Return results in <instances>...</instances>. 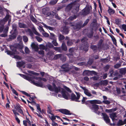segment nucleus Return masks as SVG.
<instances>
[{"label": "nucleus", "instance_id": "59", "mask_svg": "<svg viewBox=\"0 0 126 126\" xmlns=\"http://www.w3.org/2000/svg\"><path fill=\"white\" fill-rule=\"evenodd\" d=\"M59 40L60 41H62L63 39H64L65 38V37L64 36L61 34H60L59 35Z\"/></svg>", "mask_w": 126, "mask_h": 126}, {"label": "nucleus", "instance_id": "31", "mask_svg": "<svg viewBox=\"0 0 126 126\" xmlns=\"http://www.w3.org/2000/svg\"><path fill=\"white\" fill-rule=\"evenodd\" d=\"M10 25V24H7L6 26L5 27L4 29L3 32V33H7L8 32V31L9 28V26Z\"/></svg>", "mask_w": 126, "mask_h": 126}, {"label": "nucleus", "instance_id": "18", "mask_svg": "<svg viewBox=\"0 0 126 126\" xmlns=\"http://www.w3.org/2000/svg\"><path fill=\"white\" fill-rule=\"evenodd\" d=\"M103 40L102 39H100L97 44L98 49L100 51L102 49V46L103 43Z\"/></svg>", "mask_w": 126, "mask_h": 126}, {"label": "nucleus", "instance_id": "22", "mask_svg": "<svg viewBox=\"0 0 126 126\" xmlns=\"http://www.w3.org/2000/svg\"><path fill=\"white\" fill-rule=\"evenodd\" d=\"M16 36L15 34H12L11 35H10L9 38L7 39L8 41H10L16 38Z\"/></svg>", "mask_w": 126, "mask_h": 126}, {"label": "nucleus", "instance_id": "27", "mask_svg": "<svg viewBox=\"0 0 126 126\" xmlns=\"http://www.w3.org/2000/svg\"><path fill=\"white\" fill-rule=\"evenodd\" d=\"M119 72L122 75H125L126 73V68H122L119 69Z\"/></svg>", "mask_w": 126, "mask_h": 126}, {"label": "nucleus", "instance_id": "56", "mask_svg": "<svg viewBox=\"0 0 126 126\" xmlns=\"http://www.w3.org/2000/svg\"><path fill=\"white\" fill-rule=\"evenodd\" d=\"M47 28L49 29L50 30H53L54 29V28L50 26H47L46 24H43Z\"/></svg>", "mask_w": 126, "mask_h": 126}, {"label": "nucleus", "instance_id": "20", "mask_svg": "<svg viewBox=\"0 0 126 126\" xmlns=\"http://www.w3.org/2000/svg\"><path fill=\"white\" fill-rule=\"evenodd\" d=\"M75 4L73 2L71 3H70L68 4L67 6L66 7V10L68 11L70 10L72 7L74 6Z\"/></svg>", "mask_w": 126, "mask_h": 126}, {"label": "nucleus", "instance_id": "15", "mask_svg": "<svg viewBox=\"0 0 126 126\" xmlns=\"http://www.w3.org/2000/svg\"><path fill=\"white\" fill-rule=\"evenodd\" d=\"M59 111L62 113L66 115H71L72 114L70 111L65 109H61L59 110Z\"/></svg>", "mask_w": 126, "mask_h": 126}, {"label": "nucleus", "instance_id": "2", "mask_svg": "<svg viewBox=\"0 0 126 126\" xmlns=\"http://www.w3.org/2000/svg\"><path fill=\"white\" fill-rule=\"evenodd\" d=\"M86 38L84 37L81 39V41L82 44L80 48L82 50L87 52L88 50L89 46L88 42L86 41Z\"/></svg>", "mask_w": 126, "mask_h": 126}, {"label": "nucleus", "instance_id": "39", "mask_svg": "<svg viewBox=\"0 0 126 126\" xmlns=\"http://www.w3.org/2000/svg\"><path fill=\"white\" fill-rule=\"evenodd\" d=\"M47 48L48 47L49 48H52L54 47L53 44L50 43L48 42L46 45Z\"/></svg>", "mask_w": 126, "mask_h": 126}, {"label": "nucleus", "instance_id": "49", "mask_svg": "<svg viewBox=\"0 0 126 126\" xmlns=\"http://www.w3.org/2000/svg\"><path fill=\"white\" fill-rule=\"evenodd\" d=\"M77 18V16L74 15L71 16L68 19L69 20L72 21L74 19H76Z\"/></svg>", "mask_w": 126, "mask_h": 126}, {"label": "nucleus", "instance_id": "42", "mask_svg": "<svg viewBox=\"0 0 126 126\" xmlns=\"http://www.w3.org/2000/svg\"><path fill=\"white\" fill-rule=\"evenodd\" d=\"M110 37L111 38L113 44L115 45H116L117 44L116 40L113 36L111 35V36H110Z\"/></svg>", "mask_w": 126, "mask_h": 126}, {"label": "nucleus", "instance_id": "11", "mask_svg": "<svg viewBox=\"0 0 126 126\" xmlns=\"http://www.w3.org/2000/svg\"><path fill=\"white\" fill-rule=\"evenodd\" d=\"M73 54L71 53H67L66 54V55L69 58V61L70 63H74L76 59V58L73 57H74Z\"/></svg>", "mask_w": 126, "mask_h": 126}, {"label": "nucleus", "instance_id": "30", "mask_svg": "<svg viewBox=\"0 0 126 126\" xmlns=\"http://www.w3.org/2000/svg\"><path fill=\"white\" fill-rule=\"evenodd\" d=\"M31 47L33 49H34L36 51L38 50V46L34 43H33L31 45Z\"/></svg>", "mask_w": 126, "mask_h": 126}, {"label": "nucleus", "instance_id": "5", "mask_svg": "<svg viewBox=\"0 0 126 126\" xmlns=\"http://www.w3.org/2000/svg\"><path fill=\"white\" fill-rule=\"evenodd\" d=\"M90 12V8L89 6H87L79 13V15L81 16H85L89 14Z\"/></svg>", "mask_w": 126, "mask_h": 126}, {"label": "nucleus", "instance_id": "6", "mask_svg": "<svg viewBox=\"0 0 126 126\" xmlns=\"http://www.w3.org/2000/svg\"><path fill=\"white\" fill-rule=\"evenodd\" d=\"M110 76H111L112 78H113L114 80H117L119 78V76H120L121 75L119 74L117 72H115L113 70H112L110 72Z\"/></svg>", "mask_w": 126, "mask_h": 126}, {"label": "nucleus", "instance_id": "54", "mask_svg": "<svg viewBox=\"0 0 126 126\" xmlns=\"http://www.w3.org/2000/svg\"><path fill=\"white\" fill-rule=\"evenodd\" d=\"M28 72L29 73L31 74L34 75L38 76L39 75V74L38 73L35 72L33 71H29Z\"/></svg>", "mask_w": 126, "mask_h": 126}, {"label": "nucleus", "instance_id": "4", "mask_svg": "<svg viewBox=\"0 0 126 126\" xmlns=\"http://www.w3.org/2000/svg\"><path fill=\"white\" fill-rule=\"evenodd\" d=\"M83 32L89 38H91L93 36L94 32L92 29L90 28L89 30L85 29L83 30Z\"/></svg>", "mask_w": 126, "mask_h": 126}, {"label": "nucleus", "instance_id": "52", "mask_svg": "<svg viewBox=\"0 0 126 126\" xmlns=\"http://www.w3.org/2000/svg\"><path fill=\"white\" fill-rule=\"evenodd\" d=\"M30 17L31 20L33 23H35L36 22L37 20L32 15L30 16Z\"/></svg>", "mask_w": 126, "mask_h": 126}, {"label": "nucleus", "instance_id": "45", "mask_svg": "<svg viewBox=\"0 0 126 126\" xmlns=\"http://www.w3.org/2000/svg\"><path fill=\"white\" fill-rule=\"evenodd\" d=\"M108 45H104L103 44L102 46V49L104 50H107L109 48Z\"/></svg>", "mask_w": 126, "mask_h": 126}, {"label": "nucleus", "instance_id": "19", "mask_svg": "<svg viewBox=\"0 0 126 126\" xmlns=\"http://www.w3.org/2000/svg\"><path fill=\"white\" fill-rule=\"evenodd\" d=\"M71 26H72L73 29L74 30H78L80 29L81 27L82 24H71Z\"/></svg>", "mask_w": 126, "mask_h": 126}, {"label": "nucleus", "instance_id": "29", "mask_svg": "<svg viewBox=\"0 0 126 126\" xmlns=\"http://www.w3.org/2000/svg\"><path fill=\"white\" fill-rule=\"evenodd\" d=\"M90 47L92 49L93 51L95 52H96L98 49V47L95 45H92L90 46Z\"/></svg>", "mask_w": 126, "mask_h": 126}, {"label": "nucleus", "instance_id": "60", "mask_svg": "<svg viewBox=\"0 0 126 126\" xmlns=\"http://www.w3.org/2000/svg\"><path fill=\"white\" fill-rule=\"evenodd\" d=\"M121 65V64L117 63L114 65V67L115 68L118 69L120 67Z\"/></svg>", "mask_w": 126, "mask_h": 126}, {"label": "nucleus", "instance_id": "41", "mask_svg": "<svg viewBox=\"0 0 126 126\" xmlns=\"http://www.w3.org/2000/svg\"><path fill=\"white\" fill-rule=\"evenodd\" d=\"M110 37L111 38L113 44L115 45H116L117 44L116 40L113 36L111 35V36H110Z\"/></svg>", "mask_w": 126, "mask_h": 126}, {"label": "nucleus", "instance_id": "57", "mask_svg": "<svg viewBox=\"0 0 126 126\" xmlns=\"http://www.w3.org/2000/svg\"><path fill=\"white\" fill-rule=\"evenodd\" d=\"M39 48L40 49H42L43 50L45 49H47V47H46L43 44L40 45L39 46Z\"/></svg>", "mask_w": 126, "mask_h": 126}, {"label": "nucleus", "instance_id": "24", "mask_svg": "<svg viewBox=\"0 0 126 126\" xmlns=\"http://www.w3.org/2000/svg\"><path fill=\"white\" fill-rule=\"evenodd\" d=\"M75 40L74 39H69L67 42V44L68 46H72L75 42Z\"/></svg>", "mask_w": 126, "mask_h": 126}, {"label": "nucleus", "instance_id": "50", "mask_svg": "<svg viewBox=\"0 0 126 126\" xmlns=\"http://www.w3.org/2000/svg\"><path fill=\"white\" fill-rule=\"evenodd\" d=\"M117 114L116 112L112 113L110 114V118H115L117 117Z\"/></svg>", "mask_w": 126, "mask_h": 126}, {"label": "nucleus", "instance_id": "53", "mask_svg": "<svg viewBox=\"0 0 126 126\" xmlns=\"http://www.w3.org/2000/svg\"><path fill=\"white\" fill-rule=\"evenodd\" d=\"M19 27L20 28H26L27 27L26 24H18Z\"/></svg>", "mask_w": 126, "mask_h": 126}, {"label": "nucleus", "instance_id": "25", "mask_svg": "<svg viewBox=\"0 0 126 126\" xmlns=\"http://www.w3.org/2000/svg\"><path fill=\"white\" fill-rule=\"evenodd\" d=\"M97 24H93L90 26V29H93V31L94 30V31L96 32L98 29V26L97 25Z\"/></svg>", "mask_w": 126, "mask_h": 126}, {"label": "nucleus", "instance_id": "47", "mask_svg": "<svg viewBox=\"0 0 126 126\" xmlns=\"http://www.w3.org/2000/svg\"><path fill=\"white\" fill-rule=\"evenodd\" d=\"M47 87L48 89L50 91H54V87L53 88H52V86L50 84H49L47 86Z\"/></svg>", "mask_w": 126, "mask_h": 126}, {"label": "nucleus", "instance_id": "28", "mask_svg": "<svg viewBox=\"0 0 126 126\" xmlns=\"http://www.w3.org/2000/svg\"><path fill=\"white\" fill-rule=\"evenodd\" d=\"M61 47V48L62 52V51H66L67 50V46L64 43H62Z\"/></svg>", "mask_w": 126, "mask_h": 126}, {"label": "nucleus", "instance_id": "35", "mask_svg": "<svg viewBox=\"0 0 126 126\" xmlns=\"http://www.w3.org/2000/svg\"><path fill=\"white\" fill-rule=\"evenodd\" d=\"M61 56H62V54H56L54 56V57L53 58V59L54 60H56L59 58L60 59Z\"/></svg>", "mask_w": 126, "mask_h": 126}, {"label": "nucleus", "instance_id": "61", "mask_svg": "<svg viewBox=\"0 0 126 126\" xmlns=\"http://www.w3.org/2000/svg\"><path fill=\"white\" fill-rule=\"evenodd\" d=\"M49 38L51 39L54 40L55 39V35L53 33H50V35L49 37Z\"/></svg>", "mask_w": 126, "mask_h": 126}, {"label": "nucleus", "instance_id": "64", "mask_svg": "<svg viewBox=\"0 0 126 126\" xmlns=\"http://www.w3.org/2000/svg\"><path fill=\"white\" fill-rule=\"evenodd\" d=\"M16 46L19 49H22L23 47V45L21 44H18Z\"/></svg>", "mask_w": 126, "mask_h": 126}, {"label": "nucleus", "instance_id": "48", "mask_svg": "<svg viewBox=\"0 0 126 126\" xmlns=\"http://www.w3.org/2000/svg\"><path fill=\"white\" fill-rule=\"evenodd\" d=\"M52 116L51 117L50 116H49V117L51 119V120L52 121V122H55L54 120L56 119V118L55 117V116H54V115L52 113Z\"/></svg>", "mask_w": 126, "mask_h": 126}, {"label": "nucleus", "instance_id": "37", "mask_svg": "<svg viewBox=\"0 0 126 126\" xmlns=\"http://www.w3.org/2000/svg\"><path fill=\"white\" fill-rule=\"evenodd\" d=\"M25 63L23 61L19 62H17V65H18L19 67L22 66L25 64Z\"/></svg>", "mask_w": 126, "mask_h": 126}, {"label": "nucleus", "instance_id": "46", "mask_svg": "<svg viewBox=\"0 0 126 126\" xmlns=\"http://www.w3.org/2000/svg\"><path fill=\"white\" fill-rule=\"evenodd\" d=\"M10 47L11 49L13 51L12 52H15V53L16 52V47L13 46H12Z\"/></svg>", "mask_w": 126, "mask_h": 126}, {"label": "nucleus", "instance_id": "32", "mask_svg": "<svg viewBox=\"0 0 126 126\" xmlns=\"http://www.w3.org/2000/svg\"><path fill=\"white\" fill-rule=\"evenodd\" d=\"M51 107L50 105H49L47 106V112L48 113L51 114H52L51 113Z\"/></svg>", "mask_w": 126, "mask_h": 126}, {"label": "nucleus", "instance_id": "44", "mask_svg": "<svg viewBox=\"0 0 126 126\" xmlns=\"http://www.w3.org/2000/svg\"><path fill=\"white\" fill-rule=\"evenodd\" d=\"M123 121L122 120L119 119L117 123V125L120 126L123 125Z\"/></svg>", "mask_w": 126, "mask_h": 126}, {"label": "nucleus", "instance_id": "8", "mask_svg": "<svg viewBox=\"0 0 126 126\" xmlns=\"http://www.w3.org/2000/svg\"><path fill=\"white\" fill-rule=\"evenodd\" d=\"M20 76L23 78L25 79L28 80L31 83L33 84L34 85H38V84L36 83L33 82L31 80V78L28 76H26L25 75L20 74Z\"/></svg>", "mask_w": 126, "mask_h": 126}, {"label": "nucleus", "instance_id": "17", "mask_svg": "<svg viewBox=\"0 0 126 126\" xmlns=\"http://www.w3.org/2000/svg\"><path fill=\"white\" fill-rule=\"evenodd\" d=\"M21 106L19 103L16 104V107L15 109L16 110H18V111L20 114L23 115L24 116V115L23 113V111L21 108Z\"/></svg>", "mask_w": 126, "mask_h": 126}, {"label": "nucleus", "instance_id": "3", "mask_svg": "<svg viewBox=\"0 0 126 126\" xmlns=\"http://www.w3.org/2000/svg\"><path fill=\"white\" fill-rule=\"evenodd\" d=\"M76 94L77 96L74 93H72L70 96V99H71L72 101H74L78 102H80L81 101L79 100L80 97V93L79 92H76Z\"/></svg>", "mask_w": 126, "mask_h": 126}, {"label": "nucleus", "instance_id": "21", "mask_svg": "<svg viewBox=\"0 0 126 126\" xmlns=\"http://www.w3.org/2000/svg\"><path fill=\"white\" fill-rule=\"evenodd\" d=\"M21 92L23 94H25L28 97H29L30 98H29V99L30 100H33L34 98H36V97L35 96L34 97H31V95L30 94H29L28 93L24 91H21Z\"/></svg>", "mask_w": 126, "mask_h": 126}, {"label": "nucleus", "instance_id": "51", "mask_svg": "<svg viewBox=\"0 0 126 126\" xmlns=\"http://www.w3.org/2000/svg\"><path fill=\"white\" fill-rule=\"evenodd\" d=\"M58 0H52L50 2V5H52L55 4Z\"/></svg>", "mask_w": 126, "mask_h": 126}, {"label": "nucleus", "instance_id": "9", "mask_svg": "<svg viewBox=\"0 0 126 126\" xmlns=\"http://www.w3.org/2000/svg\"><path fill=\"white\" fill-rule=\"evenodd\" d=\"M69 65L68 63H66L65 64H63L61 66V68L64 70L63 71L65 72H69L70 68L69 67Z\"/></svg>", "mask_w": 126, "mask_h": 126}, {"label": "nucleus", "instance_id": "36", "mask_svg": "<svg viewBox=\"0 0 126 126\" xmlns=\"http://www.w3.org/2000/svg\"><path fill=\"white\" fill-rule=\"evenodd\" d=\"M5 52L7 53V54L10 55H14L15 54V52L8 50V49H7L6 50V51Z\"/></svg>", "mask_w": 126, "mask_h": 126}, {"label": "nucleus", "instance_id": "40", "mask_svg": "<svg viewBox=\"0 0 126 126\" xmlns=\"http://www.w3.org/2000/svg\"><path fill=\"white\" fill-rule=\"evenodd\" d=\"M53 49L55 51H58L59 52H62L61 48V47H53Z\"/></svg>", "mask_w": 126, "mask_h": 126}, {"label": "nucleus", "instance_id": "26", "mask_svg": "<svg viewBox=\"0 0 126 126\" xmlns=\"http://www.w3.org/2000/svg\"><path fill=\"white\" fill-rule=\"evenodd\" d=\"M56 14V11H53L47 13V15L49 17H53V16H55Z\"/></svg>", "mask_w": 126, "mask_h": 126}, {"label": "nucleus", "instance_id": "55", "mask_svg": "<svg viewBox=\"0 0 126 126\" xmlns=\"http://www.w3.org/2000/svg\"><path fill=\"white\" fill-rule=\"evenodd\" d=\"M101 83L103 85L106 86L108 84V81L107 80H105L102 81Z\"/></svg>", "mask_w": 126, "mask_h": 126}, {"label": "nucleus", "instance_id": "16", "mask_svg": "<svg viewBox=\"0 0 126 126\" xmlns=\"http://www.w3.org/2000/svg\"><path fill=\"white\" fill-rule=\"evenodd\" d=\"M90 108L92 110H94L95 112L97 111L98 109V105L95 104H92V105H90L89 106Z\"/></svg>", "mask_w": 126, "mask_h": 126}, {"label": "nucleus", "instance_id": "1", "mask_svg": "<svg viewBox=\"0 0 126 126\" xmlns=\"http://www.w3.org/2000/svg\"><path fill=\"white\" fill-rule=\"evenodd\" d=\"M52 85L54 89L55 92L56 93H57L59 92H60L61 90L62 89V90L61 91V94L63 97L66 100H68V97L70 96V95L68 93L66 92L64 89L63 88H61L60 86L57 87L54 83H52Z\"/></svg>", "mask_w": 126, "mask_h": 126}, {"label": "nucleus", "instance_id": "38", "mask_svg": "<svg viewBox=\"0 0 126 126\" xmlns=\"http://www.w3.org/2000/svg\"><path fill=\"white\" fill-rule=\"evenodd\" d=\"M84 94L87 96L90 97L92 96V94L90 92H88L87 89H86L84 90Z\"/></svg>", "mask_w": 126, "mask_h": 126}, {"label": "nucleus", "instance_id": "14", "mask_svg": "<svg viewBox=\"0 0 126 126\" xmlns=\"http://www.w3.org/2000/svg\"><path fill=\"white\" fill-rule=\"evenodd\" d=\"M31 80H32V81H33V82H34L35 83H36L38 84V85H37V86L36 85H35L37 87H40L41 88L43 87V82L41 81L40 82H35L33 80V79H35L36 80H38V77L33 76L31 77Z\"/></svg>", "mask_w": 126, "mask_h": 126}, {"label": "nucleus", "instance_id": "33", "mask_svg": "<svg viewBox=\"0 0 126 126\" xmlns=\"http://www.w3.org/2000/svg\"><path fill=\"white\" fill-rule=\"evenodd\" d=\"M108 12L110 15L113 14L115 12V11L114 10H113L110 7H109V9L108 10Z\"/></svg>", "mask_w": 126, "mask_h": 126}, {"label": "nucleus", "instance_id": "43", "mask_svg": "<svg viewBox=\"0 0 126 126\" xmlns=\"http://www.w3.org/2000/svg\"><path fill=\"white\" fill-rule=\"evenodd\" d=\"M110 37L111 38L113 44L115 45H116L117 44L116 40L113 36L111 35V36H110Z\"/></svg>", "mask_w": 126, "mask_h": 126}, {"label": "nucleus", "instance_id": "10", "mask_svg": "<svg viewBox=\"0 0 126 126\" xmlns=\"http://www.w3.org/2000/svg\"><path fill=\"white\" fill-rule=\"evenodd\" d=\"M97 73L96 72L94 71H90L88 70H85L83 72V75L84 76L85 75L89 76L92 74L96 75Z\"/></svg>", "mask_w": 126, "mask_h": 126}, {"label": "nucleus", "instance_id": "34", "mask_svg": "<svg viewBox=\"0 0 126 126\" xmlns=\"http://www.w3.org/2000/svg\"><path fill=\"white\" fill-rule=\"evenodd\" d=\"M75 47H71L69 48V52L70 53L73 54L75 53V51L76 50Z\"/></svg>", "mask_w": 126, "mask_h": 126}, {"label": "nucleus", "instance_id": "62", "mask_svg": "<svg viewBox=\"0 0 126 126\" xmlns=\"http://www.w3.org/2000/svg\"><path fill=\"white\" fill-rule=\"evenodd\" d=\"M60 59L62 62H64L66 60V58L65 57L62 55V56H61L60 57Z\"/></svg>", "mask_w": 126, "mask_h": 126}, {"label": "nucleus", "instance_id": "12", "mask_svg": "<svg viewBox=\"0 0 126 126\" xmlns=\"http://www.w3.org/2000/svg\"><path fill=\"white\" fill-rule=\"evenodd\" d=\"M102 114L103 116V118L106 123L107 124L110 123V120L108 116L105 113H102Z\"/></svg>", "mask_w": 126, "mask_h": 126}, {"label": "nucleus", "instance_id": "13", "mask_svg": "<svg viewBox=\"0 0 126 126\" xmlns=\"http://www.w3.org/2000/svg\"><path fill=\"white\" fill-rule=\"evenodd\" d=\"M65 26H63L62 28V32L65 34H67L68 33L69 31V29L70 27L68 26L67 25L68 24H65Z\"/></svg>", "mask_w": 126, "mask_h": 126}, {"label": "nucleus", "instance_id": "63", "mask_svg": "<svg viewBox=\"0 0 126 126\" xmlns=\"http://www.w3.org/2000/svg\"><path fill=\"white\" fill-rule=\"evenodd\" d=\"M79 6H78L76 7L75 8V9L74 10L75 11V12L74 13H76L79 11Z\"/></svg>", "mask_w": 126, "mask_h": 126}, {"label": "nucleus", "instance_id": "58", "mask_svg": "<svg viewBox=\"0 0 126 126\" xmlns=\"http://www.w3.org/2000/svg\"><path fill=\"white\" fill-rule=\"evenodd\" d=\"M27 31L29 32V35L30 36H33V33L30 29H28L27 30Z\"/></svg>", "mask_w": 126, "mask_h": 126}, {"label": "nucleus", "instance_id": "23", "mask_svg": "<svg viewBox=\"0 0 126 126\" xmlns=\"http://www.w3.org/2000/svg\"><path fill=\"white\" fill-rule=\"evenodd\" d=\"M90 101V103L92 104H100L101 103V101L99 100H91Z\"/></svg>", "mask_w": 126, "mask_h": 126}, {"label": "nucleus", "instance_id": "7", "mask_svg": "<svg viewBox=\"0 0 126 126\" xmlns=\"http://www.w3.org/2000/svg\"><path fill=\"white\" fill-rule=\"evenodd\" d=\"M10 15L7 14L6 16L4 18L2 19H0V24H5L8 20V24H9L10 22Z\"/></svg>", "mask_w": 126, "mask_h": 126}]
</instances>
